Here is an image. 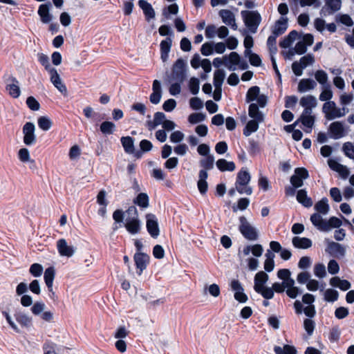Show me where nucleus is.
Masks as SVG:
<instances>
[{
  "label": "nucleus",
  "mask_w": 354,
  "mask_h": 354,
  "mask_svg": "<svg viewBox=\"0 0 354 354\" xmlns=\"http://www.w3.org/2000/svg\"><path fill=\"white\" fill-rule=\"evenodd\" d=\"M248 115L252 120L248 122L245 129H243V134L245 136H249L252 133L256 132L259 129V123L263 122L264 120L263 113L259 111V107L255 103L250 104L248 108Z\"/></svg>",
  "instance_id": "f257e3e1"
},
{
  "label": "nucleus",
  "mask_w": 354,
  "mask_h": 354,
  "mask_svg": "<svg viewBox=\"0 0 354 354\" xmlns=\"http://www.w3.org/2000/svg\"><path fill=\"white\" fill-rule=\"evenodd\" d=\"M127 212L129 216L123 223L124 226L130 234L136 235L140 232L142 227V223L139 219L137 209L136 207L131 206Z\"/></svg>",
  "instance_id": "f03ea898"
},
{
  "label": "nucleus",
  "mask_w": 354,
  "mask_h": 354,
  "mask_svg": "<svg viewBox=\"0 0 354 354\" xmlns=\"http://www.w3.org/2000/svg\"><path fill=\"white\" fill-rule=\"evenodd\" d=\"M322 111L327 120H332L344 117L349 112V109L347 107L339 108L337 106L336 103L333 101L324 102L322 106Z\"/></svg>",
  "instance_id": "7ed1b4c3"
},
{
  "label": "nucleus",
  "mask_w": 354,
  "mask_h": 354,
  "mask_svg": "<svg viewBox=\"0 0 354 354\" xmlns=\"http://www.w3.org/2000/svg\"><path fill=\"white\" fill-rule=\"evenodd\" d=\"M241 14L249 31L255 33L261 21V15L257 10H243Z\"/></svg>",
  "instance_id": "20e7f679"
},
{
  "label": "nucleus",
  "mask_w": 354,
  "mask_h": 354,
  "mask_svg": "<svg viewBox=\"0 0 354 354\" xmlns=\"http://www.w3.org/2000/svg\"><path fill=\"white\" fill-rule=\"evenodd\" d=\"M250 174L245 169H242L238 174L235 183L236 189L241 194L251 195L252 189L248 185L250 181Z\"/></svg>",
  "instance_id": "39448f33"
},
{
  "label": "nucleus",
  "mask_w": 354,
  "mask_h": 354,
  "mask_svg": "<svg viewBox=\"0 0 354 354\" xmlns=\"http://www.w3.org/2000/svg\"><path fill=\"white\" fill-rule=\"evenodd\" d=\"M246 102L256 101L258 107L263 108L268 102V97L261 93L259 86H254L249 88L246 94Z\"/></svg>",
  "instance_id": "423d86ee"
},
{
  "label": "nucleus",
  "mask_w": 354,
  "mask_h": 354,
  "mask_svg": "<svg viewBox=\"0 0 354 354\" xmlns=\"http://www.w3.org/2000/svg\"><path fill=\"white\" fill-rule=\"evenodd\" d=\"M239 222V230L243 236L250 241L257 240L258 238L257 230L248 222L247 218L245 216H241Z\"/></svg>",
  "instance_id": "0eeeda50"
},
{
  "label": "nucleus",
  "mask_w": 354,
  "mask_h": 354,
  "mask_svg": "<svg viewBox=\"0 0 354 354\" xmlns=\"http://www.w3.org/2000/svg\"><path fill=\"white\" fill-rule=\"evenodd\" d=\"M35 126L31 122H27L23 127L24 143L27 146H31L36 143L37 138L35 133Z\"/></svg>",
  "instance_id": "6e6552de"
},
{
  "label": "nucleus",
  "mask_w": 354,
  "mask_h": 354,
  "mask_svg": "<svg viewBox=\"0 0 354 354\" xmlns=\"http://www.w3.org/2000/svg\"><path fill=\"white\" fill-rule=\"evenodd\" d=\"M308 172L304 167H299L295 170V174L290 178V183L295 188H298L304 185L303 180L308 178Z\"/></svg>",
  "instance_id": "1a4fd4ad"
},
{
  "label": "nucleus",
  "mask_w": 354,
  "mask_h": 354,
  "mask_svg": "<svg viewBox=\"0 0 354 354\" xmlns=\"http://www.w3.org/2000/svg\"><path fill=\"white\" fill-rule=\"evenodd\" d=\"M52 7V3L50 1L42 3L39 6L37 14L43 24H47L52 21L53 18V15L50 13Z\"/></svg>",
  "instance_id": "9d476101"
},
{
  "label": "nucleus",
  "mask_w": 354,
  "mask_h": 354,
  "mask_svg": "<svg viewBox=\"0 0 354 354\" xmlns=\"http://www.w3.org/2000/svg\"><path fill=\"white\" fill-rule=\"evenodd\" d=\"M146 227L148 232L153 238H157L160 234L158 220L154 214L146 215Z\"/></svg>",
  "instance_id": "9b49d317"
},
{
  "label": "nucleus",
  "mask_w": 354,
  "mask_h": 354,
  "mask_svg": "<svg viewBox=\"0 0 354 354\" xmlns=\"http://www.w3.org/2000/svg\"><path fill=\"white\" fill-rule=\"evenodd\" d=\"M301 122L305 127L304 131L307 133L311 131L315 123V116L313 115V112L308 111H304L299 119L295 123Z\"/></svg>",
  "instance_id": "f8f14e48"
},
{
  "label": "nucleus",
  "mask_w": 354,
  "mask_h": 354,
  "mask_svg": "<svg viewBox=\"0 0 354 354\" xmlns=\"http://www.w3.org/2000/svg\"><path fill=\"white\" fill-rule=\"evenodd\" d=\"M149 256L143 252H136L133 259L137 269V273L140 275L147 268L149 262Z\"/></svg>",
  "instance_id": "ddd939ff"
},
{
  "label": "nucleus",
  "mask_w": 354,
  "mask_h": 354,
  "mask_svg": "<svg viewBox=\"0 0 354 354\" xmlns=\"http://www.w3.org/2000/svg\"><path fill=\"white\" fill-rule=\"evenodd\" d=\"M57 249L60 256L66 257H71L76 251V248L68 245L64 239H60L57 241Z\"/></svg>",
  "instance_id": "4468645a"
},
{
  "label": "nucleus",
  "mask_w": 354,
  "mask_h": 354,
  "mask_svg": "<svg viewBox=\"0 0 354 354\" xmlns=\"http://www.w3.org/2000/svg\"><path fill=\"white\" fill-rule=\"evenodd\" d=\"M50 75V82L62 94L66 95L67 88L66 85L62 82L56 68H52L49 72Z\"/></svg>",
  "instance_id": "2eb2a0df"
},
{
  "label": "nucleus",
  "mask_w": 354,
  "mask_h": 354,
  "mask_svg": "<svg viewBox=\"0 0 354 354\" xmlns=\"http://www.w3.org/2000/svg\"><path fill=\"white\" fill-rule=\"evenodd\" d=\"M218 15L225 24L231 26L234 30L237 29L238 26L236 23L235 15L231 10L223 9L219 11Z\"/></svg>",
  "instance_id": "dca6fc26"
},
{
  "label": "nucleus",
  "mask_w": 354,
  "mask_h": 354,
  "mask_svg": "<svg viewBox=\"0 0 354 354\" xmlns=\"http://www.w3.org/2000/svg\"><path fill=\"white\" fill-rule=\"evenodd\" d=\"M138 6L142 9L145 19L149 22L154 19L156 17V12L151 3L146 0H140L138 1Z\"/></svg>",
  "instance_id": "f3484780"
},
{
  "label": "nucleus",
  "mask_w": 354,
  "mask_h": 354,
  "mask_svg": "<svg viewBox=\"0 0 354 354\" xmlns=\"http://www.w3.org/2000/svg\"><path fill=\"white\" fill-rule=\"evenodd\" d=\"M185 62L180 58L173 65L172 74L175 79L183 80L185 74Z\"/></svg>",
  "instance_id": "a211bd4d"
},
{
  "label": "nucleus",
  "mask_w": 354,
  "mask_h": 354,
  "mask_svg": "<svg viewBox=\"0 0 354 354\" xmlns=\"http://www.w3.org/2000/svg\"><path fill=\"white\" fill-rule=\"evenodd\" d=\"M268 275L263 271H260L255 274L254 289L257 292H261L264 288L265 284L268 281Z\"/></svg>",
  "instance_id": "6ab92c4d"
},
{
  "label": "nucleus",
  "mask_w": 354,
  "mask_h": 354,
  "mask_svg": "<svg viewBox=\"0 0 354 354\" xmlns=\"http://www.w3.org/2000/svg\"><path fill=\"white\" fill-rule=\"evenodd\" d=\"M326 251L335 257H342L345 254L346 249L338 243L329 242Z\"/></svg>",
  "instance_id": "aec40b11"
},
{
  "label": "nucleus",
  "mask_w": 354,
  "mask_h": 354,
  "mask_svg": "<svg viewBox=\"0 0 354 354\" xmlns=\"http://www.w3.org/2000/svg\"><path fill=\"white\" fill-rule=\"evenodd\" d=\"M152 93L149 97L150 102L152 104H157L160 102L162 97V88L160 82L158 80H155L152 84Z\"/></svg>",
  "instance_id": "412c9836"
},
{
  "label": "nucleus",
  "mask_w": 354,
  "mask_h": 354,
  "mask_svg": "<svg viewBox=\"0 0 354 354\" xmlns=\"http://www.w3.org/2000/svg\"><path fill=\"white\" fill-rule=\"evenodd\" d=\"M299 104L304 108V111L313 112V109L317 106V102L315 96L307 95L300 99Z\"/></svg>",
  "instance_id": "4be33fe9"
},
{
  "label": "nucleus",
  "mask_w": 354,
  "mask_h": 354,
  "mask_svg": "<svg viewBox=\"0 0 354 354\" xmlns=\"http://www.w3.org/2000/svg\"><path fill=\"white\" fill-rule=\"evenodd\" d=\"M172 46V39L169 37L166 38L160 42V58L163 62H167L169 59V53Z\"/></svg>",
  "instance_id": "5701e85b"
},
{
  "label": "nucleus",
  "mask_w": 354,
  "mask_h": 354,
  "mask_svg": "<svg viewBox=\"0 0 354 354\" xmlns=\"http://www.w3.org/2000/svg\"><path fill=\"white\" fill-rule=\"evenodd\" d=\"M16 321L23 328H29L32 326V319L21 311H17L14 314Z\"/></svg>",
  "instance_id": "b1692460"
},
{
  "label": "nucleus",
  "mask_w": 354,
  "mask_h": 354,
  "mask_svg": "<svg viewBox=\"0 0 354 354\" xmlns=\"http://www.w3.org/2000/svg\"><path fill=\"white\" fill-rule=\"evenodd\" d=\"M97 203L100 206L97 211L98 215L102 217H104L106 213V205L109 203L106 199V192L104 190L102 189L98 192L97 196Z\"/></svg>",
  "instance_id": "393cba45"
},
{
  "label": "nucleus",
  "mask_w": 354,
  "mask_h": 354,
  "mask_svg": "<svg viewBox=\"0 0 354 354\" xmlns=\"http://www.w3.org/2000/svg\"><path fill=\"white\" fill-rule=\"evenodd\" d=\"M329 130L335 139L342 138L345 135L344 124L341 122H334L330 124Z\"/></svg>",
  "instance_id": "a878e982"
},
{
  "label": "nucleus",
  "mask_w": 354,
  "mask_h": 354,
  "mask_svg": "<svg viewBox=\"0 0 354 354\" xmlns=\"http://www.w3.org/2000/svg\"><path fill=\"white\" fill-rule=\"evenodd\" d=\"M288 28V19L284 17H280L278 19L272 28V35L278 37L282 35Z\"/></svg>",
  "instance_id": "bb28decb"
},
{
  "label": "nucleus",
  "mask_w": 354,
  "mask_h": 354,
  "mask_svg": "<svg viewBox=\"0 0 354 354\" xmlns=\"http://www.w3.org/2000/svg\"><path fill=\"white\" fill-rule=\"evenodd\" d=\"M328 164L330 169L338 172L343 178H346L349 175L348 169L346 166L339 164L336 160L329 159Z\"/></svg>",
  "instance_id": "cd10ccee"
},
{
  "label": "nucleus",
  "mask_w": 354,
  "mask_h": 354,
  "mask_svg": "<svg viewBox=\"0 0 354 354\" xmlns=\"http://www.w3.org/2000/svg\"><path fill=\"white\" fill-rule=\"evenodd\" d=\"M317 83L312 79L305 78L299 81L298 84V91L300 93H305L315 88Z\"/></svg>",
  "instance_id": "c85d7f7f"
},
{
  "label": "nucleus",
  "mask_w": 354,
  "mask_h": 354,
  "mask_svg": "<svg viewBox=\"0 0 354 354\" xmlns=\"http://www.w3.org/2000/svg\"><path fill=\"white\" fill-rule=\"evenodd\" d=\"M292 243L298 249H308L312 246L311 240L306 237L295 236L292 238Z\"/></svg>",
  "instance_id": "c756f323"
},
{
  "label": "nucleus",
  "mask_w": 354,
  "mask_h": 354,
  "mask_svg": "<svg viewBox=\"0 0 354 354\" xmlns=\"http://www.w3.org/2000/svg\"><path fill=\"white\" fill-rule=\"evenodd\" d=\"M55 277V269L53 266H50L45 270L44 279L45 283L48 288V290H51V287H53Z\"/></svg>",
  "instance_id": "7c9ffc66"
},
{
  "label": "nucleus",
  "mask_w": 354,
  "mask_h": 354,
  "mask_svg": "<svg viewBox=\"0 0 354 354\" xmlns=\"http://www.w3.org/2000/svg\"><path fill=\"white\" fill-rule=\"evenodd\" d=\"M208 174L205 170H201L198 174V181L197 183L199 192L204 194L207 190V183L206 179L207 178Z\"/></svg>",
  "instance_id": "2f4dec72"
},
{
  "label": "nucleus",
  "mask_w": 354,
  "mask_h": 354,
  "mask_svg": "<svg viewBox=\"0 0 354 354\" xmlns=\"http://www.w3.org/2000/svg\"><path fill=\"white\" fill-rule=\"evenodd\" d=\"M330 284L332 286L337 287L342 290H347L351 288V283L345 279H341L338 277H335L330 279Z\"/></svg>",
  "instance_id": "473e14b6"
},
{
  "label": "nucleus",
  "mask_w": 354,
  "mask_h": 354,
  "mask_svg": "<svg viewBox=\"0 0 354 354\" xmlns=\"http://www.w3.org/2000/svg\"><path fill=\"white\" fill-rule=\"evenodd\" d=\"M216 165L221 171H232L235 169V164L232 161L225 159H219L216 161Z\"/></svg>",
  "instance_id": "72a5a7b5"
},
{
  "label": "nucleus",
  "mask_w": 354,
  "mask_h": 354,
  "mask_svg": "<svg viewBox=\"0 0 354 354\" xmlns=\"http://www.w3.org/2000/svg\"><path fill=\"white\" fill-rule=\"evenodd\" d=\"M310 221L319 230L326 232L328 231V225L319 214H313L310 217Z\"/></svg>",
  "instance_id": "f704fd0d"
},
{
  "label": "nucleus",
  "mask_w": 354,
  "mask_h": 354,
  "mask_svg": "<svg viewBox=\"0 0 354 354\" xmlns=\"http://www.w3.org/2000/svg\"><path fill=\"white\" fill-rule=\"evenodd\" d=\"M297 201L304 207H309L313 205V201L307 195L306 189H299L297 194Z\"/></svg>",
  "instance_id": "c9c22d12"
},
{
  "label": "nucleus",
  "mask_w": 354,
  "mask_h": 354,
  "mask_svg": "<svg viewBox=\"0 0 354 354\" xmlns=\"http://www.w3.org/2000/svg\"><path fill=\"white\" fill-rule=\"evenodd\" d=\"M12 84H8L6 89L9 91V94L14 98H17L21 93L20 88L18 86L19 82L15 77H10Z\"/></svg>",
  "instance_id": "e433bc0d"
},
{
  "label": "nucleus",
  "mask_w": 354,
  "mask_h": 354,
  "mask_svg": "<svg viewBox=\"0 0 354 354\" xmlns=\"http://www.w3.org/2000/svg\"><path fill=\"white\" fill-rule=\"evenodd\" d=\"M299 38V34L297 31H292L286 37L279 45L283 48H287L291 46L295 41Z\"/></svg>",
  "instance_id": "4c0bfd02"
},
{
  "label": "nucleus",
  "mask_w": 354,
  "mask_h": 354,
  "mask_svg": "<svg viewBox=\"0 0 354 354\" xmlns=\"http://www.w3.org/2000/svg\"><path fill=\"white\" fill-rule=\"evenodd\" d=\"M333 97V92L329 85L324 86L322 92L319 94V99L322 102H332L331 99Z\"/></svg>",
  "instance_id": "58836bf2"
},
{
  "label": "nucleus",
  "mask_w": 354,
  "mask_h": 354,
  "mask_svg": "<svg viewBox=\"0 0 354 354\" xmlns=\"http://www.w3.org/2000/svg\"><path fill=\"white\" fill-rule=\"evenodd\" d=\"M315 78L316 81L321 85L326 86L328 85V76L324 70H317L315 73Z\"/></svg>",
  "instance_id": "ea45409f"
},
{
  "label": "nucleus",
  "mask_w": 354,
  "mask_h": 354,
  "mask_svg": "<svg viewBox=\"0 0 354 354\" xmlns=\"http://www.w3.org/2000/svg\"><path fill=\"white\" fill-rule=\"evenodd\" d=\"M37 124L41 130L47 131L51 128L53 122L48 116H40L37 119Z\"/></svg>",
  "instance_id": "a19ab883"
},
{
  "label": "nucleus",
  "mask_w": 354,
  "mask_h": 354,
  "mask_svg": "<svg viewBox=\"0 0 354 354\" xmlns=\"http://www.w3.org/2000/svg\"><path fill=\"white\" fill-rule=\"evenodd\" d=\"M121 142L127 153H133L134 152V142L132 138L129 136L122 137Z\"/></svg>",
  "instance_id": "79ce46f5"
},
{
  "label": "nucleus",
  "mask_w": 354,
  "mask_h": 354,
  "mask_svg": "<svg viewBox=\"0 0 354 354\" xmlns=\"http://www.w3.org/2000/svg\"><path fill=\"white\" fill-rule=\"evenodd\" d=\"M204 291L215 298L218 297L221 295V288L216 283L206 285L204 288Z\"/></svg>",
  "instance_id": "37998d69"
},
{
  "label": "nucleus",
  "mask_w": 354,
  "mask_h": 354,
  "mask_svg": "<svg viewBox=\"0 0 354 354\" xmlns=\"http://www.w3.org/2000/svg\"><path fill=\"white\" fill-rule=\"evenodd\" d=\"M315 209L317 212L322 214H327L329 211V205L326 198H323L317 202L315 205Z\"/></svg>",
  "instance_id": "c03bdc74"
},
{
  "label": "nucleus",
  "mask_w": 354,
  "mask_h": 354,
  "mask_svg": "<svg viewBox=\"0 0 354 354\" xmlns=\"http://www.w3.org/2000/svg\"><path fill=\"white\" fill-rule=\"evenodd\" d=\"M266 259L264 262V269L267 272H271L272 270H273L274 267V254L270 252V251H268V252L266 254Z\"/></svg>",
  "instance_id": "a18cd8bd"
},
{
  "label": "nucleus",
  "mask_w": 354,
  "mask_h": 354,
  "mask_svg": "<svg viewBox=\"0 0 354 354\" xmlns=\"http://www.w3.org/2000/svg\"><path fill=\"white\" fill-rule=\"evenodd\" d=\"M276 354H297V350L293 346L285 345L283 347L275 346L274 348Z\"/></svg>",
  "instance_id": "49530a36"
},
{
  "label": "nucleus",
  "mask_w": 354,
  "mask_h": 354,
  "mask_svg": "<svg viewBox=\"0 0 354 354\" xmlns=\"http://www.w3.org/2000/svg\"><path fill=\"white\" fill-rule=\"evenodd\" d=\"M214 157L212 155L205 156V158L201 160L200 165L206 171L214 167Z\"/></svg>",
  "instance_id": "de8ad7c7"
},
{
  "label": "nucleus",
  "mask_w": 354,
  "mask_h": 354,
  "mask_svg": "<svg viewBox=\"0 0 354 354\" xmlns=\"http://www.w3.org/2000/svg\"><path fill=\"white\" fill-rule=\"evenodd\" d=\"M134 203L141 207L146 208L149 206V198L145 193H140L134 200Z\"/></svg>",
  "instance_id": "09e8293b"
},
{
  "label": "nucleus",
  "mask_w": 354,
  "mask_h": 354,
  "mask_svg": "<svg viewBox=\"0 0 354 354\" xmlns=\"http://www.w3.org/2000/svg\"><path fill=\"white\" fill-rule=\"evenodd\" d=\"M37 56L39 62L44 67L46 71L49 73L52 68H54L51 66L49 57L46 55L44 53H38Z\"/></svg>",
  "instance_id": "8fccbe9b"
},
{
  "label": "nucleus",
  "mask_w": 354,
  "mask_h": 354,
  "mask_svg": "<svg viewBox=\"0 0 354 354\" xmlns=\"http://www.w3.org/2000/svg\"><path fill=\"white\" fill-rule=\"evenodd\" d=\"M229 62L231 64L229 66V69L231 71H234L236 69V65L240 63V57L236 52H232L229 55L228 57Z\"/></svg>",
  "instance_id": "3c124183"
},
{
  "label": "nucleus",
  "mask_w": 354,
  "mask_h": 354,
  "mask_svg": "<svg viewBox=\"0 0 354 354\" xmlns=\"http://www.w3.org/2000/svg\"><path fill=\"white\" fill-rule=\"evenodd\" d=\"M43 266L37 263H32L29 268V272L35 277H40L43 272Z\"/></svg>",
  "instance_id": "603ef678"
},
{
  "label": "nucleus",
  "mask_w": 354,
  "mask_h": 354,
  "mask_svg": "<svg viewBox=\"0 0 354 354\" xmlns=\"http://www.w3.org/2000/svg\"><path fill=\"white\" fill-rule=\"evenodd\" d=\"M353 98L354 96L353 93H343L339 96V103L342 107H346L347 105L351 103Z\"/></svg>",
  "instance_id": "864d4df0"
},
{
  "label": "nucleus",
  "mask_w": 354,
  "mask_h": 354,
  "mask_svg": "<svg viewBox=\"0 0 354 354\" xmlns=\"http://www.w3.org/2000/svg\"><path fill=\"white\" fill-rule=\"evenodd\" d=\"M245 54L249 57L250 64L255 66H259L261 64V59L259 56L255 53H252L250 50H246Z\"/></svg>",
  "instance_id": "5fc2aeb1"
},
{
  "label": "nucleus",
  "mask_w": 354,
  "mask_h": 354,
  "mask_svg": "<svg viewBox=\"0 0 354 354\" xmlns=\"http://www.w3.org/2000/svg\"><path fill=\"white\" fill-rule=\"evenodd\" d=\"M225 73L223 70H217L214 74V86H221L225 79Z\"/></svg>",
  "instance_id": "6e6d98bb"
},
{
  "label": "nucleus",
  "mask_w": 354,
  "mask_h": 354,
  "mask_svg": "<svg viewBox=\"0 0 354 354\" xmlns=\"http://www.w3.org/2000/svg\"><path fill=\"white\" fill-rule=\"evenodd\" d=\"M178 12V6L176 3L168 6L162 10V15L166 18H169V15H176Z\"/></svg>",
  "instance_id": "4d7b16f0"
},
{
  "label": "nucleus",
  "mask_w": 354,
  "mask_h": 354,
  "mask_svg": "<svg viewBox=\"0 0 354 354\" xmlns=\"http://www.w3.org/2000/svg\"><path fill=\"white\" fill-rule=\"evenodd\" d=\"M26 104L32 111H38L40 109V104L33 96H29L26 99Z\"/></svg>",
  "instance_id": "13d9d810"
},
{
  "label": "nucleus",
  "mask_w": 354,
  "mask_h": 354,
  "mask_svg": "<svg viewBox=\"0 0 354 354\" xmlns=\"http://www.w3.org/2000/svg\"><path fill=\"white\" fill-rule=\"evenodd\" d=\"M338 296L337 291L333 289H327L324 292V299L327 301H335L337 299Z\"/></svg>",
  "instance_id": "bf43d9fd"
},
{
  "label": "nucleus",
  "mask_w": 354,
  "mask_h": 354,
  "mask_svg": "<svg viewBox=\"0 0 354 354\" xmlns=\"http://www.w3.org/2000/svg\"><path fill=\"white\" fill-rule=\"evenodd\" d=\"M55 346L56 344L53 342L46 341L42 346L44 354H56Z\"/></svg>",
  "instance_id": "052dcab7"
},
{
  "label": "nucleus",
  "mask_w": 354,
  "mask_h": 354,
  "mask_svg": "<svg viewBox=\"0 0 354 354\" xmlns=\"http://www.w3.org/2000/svg\"><path fill=\"white\" fill-rule=\"evenodd\" d=\"M315 324L313 320L310 319H306L304 321V327L309 336H311L315 329Z\"/></svg>",
  "instance_id": "680f3d73"
},
{
  "label": "nucleus",
  "mask_w": 354,
  "mask_h": 354,
  "mask_svg": "<svg viewBox=\"0 0 354 354\" xmlns=\"http://www.w3.org/2000/svg\"><path fill=\"white\" fill-rule=\"evenodd\" d=\"M299 62L302 64L303 67L305 68L308 66L313 65L315 62L314 55L312 54H308L306 56L302 57Z\"/></svg>",
  "instance_id": "e2e57ef3"
},
{
  "label": "nucleus",
  "mask_w": 354,
  "mask_h": 354,
  "mask_svg": "<svg viewBox=\"0 0 354 354\" xmlns=\"http://www.w3.org/2000/svg\"><path fill=\"white\" fill-rule=\"evenodd\" d=\"M314 274L319 278H323L326 276V268L324 264L318 263L314 267Z\"/></svg>",
  "instance_id": "0e129e2a"
},
{
  "label": "nucleus",
  "mask_w": 354,
  "mask_h": 354,
  "mask_svg": "<svg viewBox=\"0 0 354 354\" xmlns=\"http://www.w3.org/2000/svg\"><path fill=\"white\" fill-rule=\"evenodd\" d=\"M189 87L192 94H197L199 91V80L196 77L191 78L189 83Z\"/></svg>",
  "instance_id": "69168bd1"
},
{
  "label": "nucleus",
  "mask_w": 354,
  "mask_h": 354,
  "mask_svg": "<svg viewBox=\"0 0 354 354\" xmlns=\"http://www.w3.org/2000/svg\"><path fill=\"white\" fill-rule=\"evenodd\" d=\"M343 150L346 156L354 160V145L351 142H346L343 146Z\"/></svg>",
  "instance_id": "338daca9"
},
{
  "label": "nucleus",
  "mask_w": 354,
  "mask_h": 354,
  "mask_svg": "<svg viewBox=\"0 0 354 354\" xmlns=\"http://www.w3.org/2000/svg\"><path fill=\"white\" fill-rule=\"evenodd\" d=\"M184 133L180 131L172 132L169 137L171 142L174 143L180 142L184 139Z\"/></svg>",
  "instance_id": "774afa93"
}]
</instances>
